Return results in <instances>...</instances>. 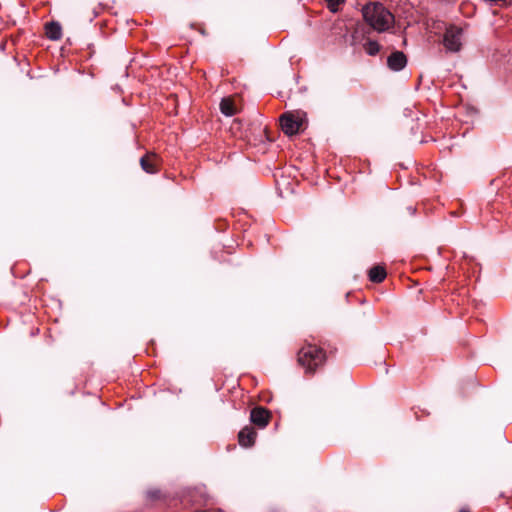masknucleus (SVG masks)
Masks as SVG:
<instances>
[{"instance_id":"f257e3e1","label":"nucleus","mask_w":512,"mask_h":512,"mask_svg":"<svg viewBox=\"0 0 512 512\" xmlns=\"http://www.w3.org/2000/svg\"><path fill=\"white\" fill-rule=\"evenodd\" d=\"M362 15L365 22L379 33L388 31L394 24L393 14L378 2L363 6Z\"/></svg>"},{"instance_id":"f03ea898","label":"nucleus","mask_w":512,"mask_h":512,"mask_svg":"<svg viewBox=\"0 0 512 512\" xmlns=\"http://www.w3.org/2000/svg\"><path fill=\"white\" fill-rule=\"evenodd\" d=\"M326 359L325 352L314 345L302 347L298 353V363L307 373H313L317 367L321 366Z\"/></svg>"},{"instance_id":"7ed1b4c3","label":"nucleus","mask_w":512,"mask_h":512,"mask_svg":"<svg viewBox=\"0 0 512 512\" xmlns=\"http://www.w3.org/2000/svg\"><path fill=\"white\" fill-rule=\"evenodd\" d=\"M443 45L448 52H459L463 45V30L458 26H449L443 35Z\"/></svg>"},{"instance_id":"20e7f679","label":"nucleus","mask_w":512,"mask_h":512,"mask_svg":"<svg viewBox=\"0 0 512 512\" xmlns=\"http://www.w3.org/2000/svg\"><path fill=\"white\" fill-rule=\"evenodd\" d=\"M303 124V117L300 113L286 112L280 117L282 131L289 136L299 132Z\"/></svg>"},{"instance_id":"39448f33","label":"nucleus","mask_w":512,"mask_h":512,"mask_svg":"<svg viewBox=\"0 0 512 512\" xmlns=\"http://www.w3.org/2000/svg\"><path fill=\"white\" fill-rule=\"evenodd\" d=\"M406 64H407L406 56L403 52H400V51L393 52L387 58V65L393 71L402 70L406 66Z\"/></svg>"},{"instance_id":"423d86ee","label":"nucleus","mask_w":512,"mask_h":512,"mask_svg":"<svg viewBox=\"0 0 512 512\" xmlns=\"http://www.w3.org/2000/svg\"><path fill=\"white\" fill-rule=\"evenodd\" d=\"M251 421L261 428H264L269 422V412L262 407L254 408L251 411Z\"/></svg>"},{"instance_id":"0eeeda50","label":"nucleus","mask_w":512,"mask_h":512,"mask_svg":"<svg viewBox=\"0 0 512 512\" xmlns=\"http://www.w3.org/2000/svg\"><path fill=\"white\" fill-rule=\"evenodd\" d=\"M256 431L252 427H244L238 434L239 444L243 447H251L256 439Z\"/></svg>"},{"instance_id":"6e6552de","label":"nucleus","mask_w":512,"mask_h":512,"mask_svg":"<svg viewBox=\"0 0 512 512\" xmlns=\"http://www.w3.org/2000/svg\"><path fill=\"white\" fill-rule=\"evenodd\" d=\"M140 164L142 169L149 174H154L158 171L156 157L154 155H146L142 157Z\"/></svg>"},{"instance_id":"1a4fd4ad","label":"nucleus","mask_w":512,"mask_h":512,"mask_svg":"<svg viewBox=\"0 0 512 512\" xmlns=\"http://www.w3.org/2000/svg\"><path fill=\"white\" fill-rule=\"evenodd\" d=\"M46 35L50 40L56 41L62 37V28L58 22L46 24Z\"/></svg>"},{"instance_id":"9d476101","label":"nucleus","mask_w":512,"mask_h":512,"mask_svg":"<svg viewBox=\"0 0 512 512\" xmlns=\"http://www.w3.org/2000/svg\"><path fill=\"white\" fill-rule=\"evenodd\" d=\"M369 280L374 283H380L386 278V270L382 266H374L369 270Z\"/></svg>"},{"instance_id":"9b49d317","label":"nucleus","mask_w":512,"mask_h":512,"mask_svg":"<svg viewBox=\"0 0 512 512\" xmlns=\"http://www.w3.org/2000/svg\"><path fill=\"white\" fill-rule=\"evenodd\" d=\"M220 110L226 116H233L237 110L231 98H223L220 102Z\"/></svg>"},{"instance_id":"f8f14e48","label":"nucleus","mask_w":512,"mask_h":512,"mask_svg":"<svg viewBox=\"0 0 512 512\" xmlns=\"http://www.w3.org/2000/svg\"><path fill=\"white\" fill-rule=\"evenodd\" d=\"M364 50L367 54L374 56L380 51V45L376 41L369 40L364 44Z\"/></svg>"},{"instance_id":"ddd939ff","label":"nucleus","mask_w":512,"mask_h":512,"mask_svg":"<svg viewBox=\"0 0 512 512\" xmlns=\"http://www.w3.org/2000/svg\"><path fill=\"white\" fill-rule=\"evenodd\" d=\"M327 7L333 13L339 10V7L344 4L345 0H326Z\"/></svg>"},{"instance_id":"4468645a","label":"nucleus","mask_w":512,"mask_h":512,"mask_svg":"<svg viewBox=\"0 0 512 512\" xmlns=\"http://www.w3.org/2000/svg\"><path fill=\"white\" fill-rule=\"evenodd\" d=\"M459 512H470L469 510H466V509H462L460 510Z\"/></svg>"}]
</instances>
